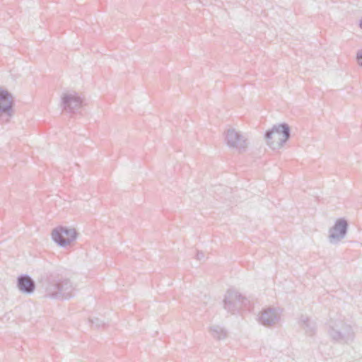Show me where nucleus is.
Segmentation results:
<instances>
[{"mask_svg": "<svg viewBox=\"0 0 362 362\" xmlns=\"http://www.w3.org/2000/svg\"><path fill=\"white\" fill-rule=\"evenodd\" d=\"M281 318V310L276 308H267L264 309L259 316V322L267 327L275 325Z\"/></svg>", "mask_w": 362, "mask_h": 362, "instance_id": "1a4fd4ad", "label": "nucleus"}, {"mask_svg": "<svg viewBox=\"0 0 362 362\" xmlns=\"http://www.w3.org/2000/svg\"><path fill=\"white\" fill-rule=\"evenodd\" d=\"M77 233L75 228L59 226L52 232V240L59 246L65 247L76 238Z\"/></svg>", "mask_w": 362, "mask_h": 362, "instance_id": "20e7f679", "label": "nucleus"}, {"mask_svg": "<svg viewBox=\"0 0 362 362\" xmlns=\"http://www.w3.org/2000/svg\"><path fill=\"white\" fill-rule=\"evenodd\" d=\"M245 301L246 299L242 297L238 291L229 289L227 291L223 299V307L228 312L233 313L245 305Z\"/></svg>", "mask_w": 362, "mask_h": 362, "instance_id": "39448f33", "label": "nucleus"}, {"mask_svg": "<svg viewBox=\"0 0 362 362\" xmlns=\"http://www.w3.org/2000/svg\"><path fill=\"white\" fill-rule=\"evenodd\" d=\"M359 26L362 29V19L359 22Z\"/></svg>", "mask_w": 362, "mask_h": 362, "instance_id": "f3484780", "label": "nucleus"}, {"mask_svg": "<svg viewBox=\"0 0 362 362\" xmlns=\"http://www.w3.org/2000/svg\"><path fill=\"white\" fill-rule=\"evenodd\" d=\"M226 141L230 148H235L240 152L245 151L248 144L246 136L233 129L227 131Z\"/></svg>", "mask_w": 362, "mask_h": 362, "instance_id": "423d86ee", "label": "nucleus"}, {"mask_svg": "<svg viewBox=\"0 0 362 362\" xmlns=\"http://www.w3.org/2000/svg\"><path fill=\"white\" fill-rule=\"evenodd\" d=\"M298 324L307 335L313 336L316 331V323L307 315H301Z\"/></svg>", "mask_w": 362, "mask_h": 362, "instance_id": "f8f14e48", "label": "nucleus"}, {"mask_svg": "<svg viewBox=\"0 0 362 362\" xmlns=\"http://www.w3.org/2000/svg\"><path fill=\"white\" fill-rule=\"evenodd\" d=\"M291 131L288 124L282 123L274 125L264 134L267 144L273 149L279 148L290 138Z\"/></svg>", "mask_w": 362, "mask_h": 362, "instance_id": "7ed1b4c3", "label": "nucleus"}, {"mask_svg": "<svg viewBox=\"0 0 362 362\" xmlns=\"http://www.w3.org/2000/svg\"><path fill=\"white\" fill-rule=\"evenodd\" d=\"M204 257V254L202 252H198L197 255V258L199 260H201L202 259H203Z\"/></svg>", "mask_w": 362, "mask_h": 362, "instance_id": "dca6fc26", "label": "nucleus"}, {"mask_svg": "<svg viewBox=\"0 0 362 362\" xmlns=\"http://www.w3.org/2000/svg\"><path fill=\"white\" fill-rule=\"evenodd\" d=\"M17 285L19 290L24 293H32L35 288L33 279L28 275H21L18 278Z\"/></svg>", "mask_w": 362, "mask_h": 362, "instance_id": "9b49d317", "label": "nucleus"}, {"mask_svg": "<svg viewBox=\"0 0 362 362\" xmlns=\"http://www.w3.org/2000/svg\"><path fill=\"white\" fill-rule=\"evenodd\" d=\"M90 321H91L92 325L95 327L96 328H98V327H100L105 325V322L98 318L92 319V320H90Z\"/></svg>", "mask_w": 362, "mask_h": 362, "instance_id": "4468645a", "label": "nucleus"}, {"mask_svg": "<svg viewBox=\"0 0 362 362\" xmlns=\"http://www.w3.org/2000/svg\"><path fill=\"white\" fill-rule=\"evenodd\" d=\"M13 107V98L6 90L0 88V116L6 114L8 117L11 115Z\"/></svg>", "mask_w": 362, "mask_h": 362, "instance_id": "9d476101", "label": "nucleus"}, {"mask_svg": "<svg viewBox=\"0 0 362 362\" xmlns=\"http://www.w3.org/2000/svg\"><path fill=\"white\" fill-rule=\"evenodd\" d=\"M356 59L358 64L362 66V49L358 51L356 54Z\"/></svg>", "mask_w": 362, "mask_h": 362, "instance_id": "2eb2a0df", "label": "nucleus"}, {"mask_svg": "<svg viewBox=\"0 0 362 362\" xmlns=\"http://www.w3.org/2000/svg\"><path fill=\"white\" fill-rule=\"evenodd\" d=\"M327 332L332 341L340 344H349L355 336L352 327L340 318L329 321Z\"/></svg>", "mask_w": 362, "mask_h": 362, "instance_id": "f03ea898", "label": "nucleus"}, {"mask_svg": "<svg viewBox=\"0 0 362 362\" xmlns=\"http://www.w3.org/2000/svg\"><path fill=\"white\" fill-rule=\"evenodd\" d=\"M62 106L68 112H75L82 105V99L75 92H67L62 95Z\"/></svg>", "mask_w": 362, "mask_h": 362, "instance_id": "0eeeda50", "label": "nucleus"}, {"mask_svg": "<svg viewBox=\"0 0 362 362\" xmlns=\"http://www.w3.org/2000/svg\"><path fill=\"white\" fill-rule=\"evenodd\" d=\"M209 331L211 336L216 340H223L228 336L227 331L218 325H211L209 328Z\"/></svg>", "mask_w": 362, "mask_h": 362, "instance_id": "ddd939ff", "label": "nucleus"}, {"mask_svg": "<svg viewBox=\"0 0 362 362\" xmlns=\"http://www.w3.org/2000/svg\"><path fill=\"white\" fill-rule=\"evenodd\" d=\"M348 223L344 218L338 219L333 227L329 230V240L331 243L335 244L343 239L347 232Z\"/></svg>", "mask_w": 362, "mask_h": 362, "instance_id": "6e6552de", "label": "nucleus"}, {"mask_svg": "<svg viewBox=\"0 0 362 362\" xmlns=\"http://www.w3.org/2000/svg\"><path fill=\"white\" fill-rule=\"evenodd\" d=\"M61 269L50 272L49 276L40 281V288L45 293L46 297L64 300L69 299L73 296L74 287L68 279L60 278Z\"/></svg>", "mask_w": 362, "mask_h": 362, "instance_id": "f257e3e1", "label": "nucleus"}]
</instances>
